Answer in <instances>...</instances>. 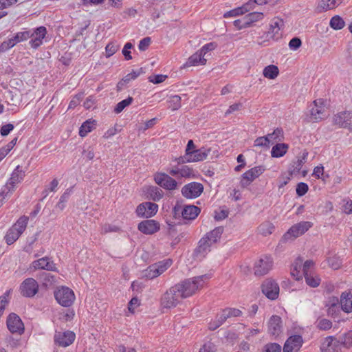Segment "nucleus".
Segmentation results:
<instances>
[{"label": "nucleus", "instance_id": "nucleus-46", "mask_svg": "<svg viewBox=\"0 0 352 352\" xmlns=\"http://www.w3.org/2000/svg\"><path fill=\"white\" fill-rule=\"evenodd\" d=\"M72 188H67L64 193L60 196L59 201L56 204V208L60 209V210H63L65 208V203L67 201L71 193H72Z\"/></svg>", "mask_w": 352, "mask_h": 352}, {"label": "nucleus", "instance_id": "nucleus-4", "mask_svg": "<svg viewBox=\"0 0 352 352\" xmlns=\"http://www.w3.org/2000/svg\"><path fill=\"white\" fill-rule=\"evenodd\" d=\"M184 299L177 285L171 287L161 297L160 303L164 308L175 307Z\"/></svg>", "mask_w": 352, "mask_h": 352}, {"label": "nucleus", "instance_id": "nucleus-16", "mask_svg": "<svg viewBox=\"0 0 352 352\" xmlns=\"http://www.w3.org/2000/svg\"><path fill=\"white\" fill-rule=\"evenodd\" d=\"M311 226L312 223L309 221H301L292 226L284 234V238L286 239H289L292 237L296 238L303 234Z\"/></svg>", "mask_w": 352, "mask_h": 352}, {"label": "nucleus", "instance_id": "nucleus-37", "mask_svg": "<svg viewBox=\"0 0 352 352\" xmlns=\"http://www.w3.org/2000/svg\"><path fill=\"white\" fill-rule=\"evenodd\" d=\"M226 320V316H224L223 313L218 314L216 316L214 320H211L208 323V329L210 331H214L217 328H219L221 325H222Z\"/></svg>", "mask_w": 352, "mask_h": 352}, {"label": "nucleus", "instance_id": "nucleus-43", "mask_svg": "<svg viewBox=\"0 0 352 352\" xmlns=\"http://www.w3.org/2000/svg\"><path fill=\"white\" fill-rule=\"evenodd\" d=\"M150 198L155 201H160L163 197V192L157 187H150L148 191Z\"/></svg>", "mask_w": 352, "mask_h": 352}, {"label": "nucleus", "instance_id": "nucleus-22", "mask_svg": "<svg viewBox=\"0 0 352 352\" xmlns=\"http://www.w3.org/2000/svg\"><path fill=\"white\" fill-rule=\"evenodd\" d=\"M160 223L153 219L141 221L138 224V230L145 234H153L160 230Z\"/></svg>", "mask_w": 352, "mask_h": 352}, {"label": "nucleus", "instance_id": "nucleus-52", "mask_svg": "<svg viewBox=\"0 0 352 352\" xmlns=\"http://www.w3.org/2000/svg\"><path fill=\"white\" fill-rule=\"evenodd\" d=\"M254 146L267 149L270 147L271 145L270 144V142L267 138H266L265 136H262L257 138L254 140Z\"/></svg>", "mask_w": 352, "mask_h": 352}, {"label": "nucleus", "instance_id": "nucleus-28", "mask_svg": "<svg viewBox=\"0 0 352 352\" xmlns=\"http://www.w3.org/2000/svg\"><path fill=\"white\" fill-rule=\"evenodd\" d=\"M339 305L340 302L338 297H329L325 304V306L327 307V314L332 317L336 316L340 311Z\"/></svg>", "mask_w": 352, "mask_h": 352}, {"label": "nucleus", "instance_id": "nucleus-55", "mask_svg": "<svg viewBox=\"0 0 352 352\" xmlns=\"http://www.w3.org/2000/svg\"><path fill=\"white\" fill-rule=\"evenodd\" d=\"M308 190L309 186L306 183L300 182L297 184L296 191L298 196L302 197L307 192Z\"/></svg>", "mask_w": 352, "mask_h": 352}, {"label": "nucleus", "instance_id": "nucleus-49", "mask_svg": "<svg viewBox=\"0 0 352 352\" xmlns=\"http://www.w3.org/2000/svg\"><path fill=\"white\" fill-rule=\"evenodd\" d=\"M24 30V31L19 32L12 36V37L14 38L13 41H16V43L25 41L30 38V36L31 35L30 34V31H28V30L27 29Z\"/></svg>", "mask_w": 352, "mask_h": 352}, {"label": "nucleus", "instance_id": "nucleus-64", "mask_svg": "<svg viewBox=\"0 0 352 352\" xmlns=\"http://www.w3.org/2000/svg\"><path fill=\"white\" fill-rule=\"evenodd\" d=\"M199 352H215V346L212 342H208L203 345Z\"/></svg>", "mask_w": 352, "mask_h": 352}, {"label": "nucleus", "instance_id": "nucleus-62", "mask_svg": "<svg viewBox=\"0 0 352 352\" xmlns=\"http://www.w3.org/2000/svg\"><path fill=\"white\" fill-rule=\"evenodd\" d=\"M256 4L257 3L255 2V0H250L248 2L241 6V8L243 13L245 14L252 10H254Z\"/></svg>", "mask_w": 352, "mask_h": 352}, {"label": "nucleus", "instance_id": "nucleus-29", "mask_svg": "<svg viewBox=\"0 0 352 352\" xmlns=\"http://www.w3.org/2000/svg\"><path fill=\"white\" fill-rule=\"evenodd\" d=\"M269 332L272 335H278L281 331V318L278 316H272L268 322Z\"/></svg>", "mask_w": 352, "mask_h": 352}, {"label": "nucleus", "instance_id": "nucleus-32", "mask_svg": "<svg viewBox=\"0 0 352 352\" xmlns=\"http://www.w3.org/2000/svg\"><path fill=\"white\" fill-rule=\"evenodd\" d=\"M289 146L285 143H276L272 148L271 155L273 157L278 158L286 154Z\"/></svg>", "mask_w": 352, "mask_h": 352}, {"label": "nucleus", "instance_id": "nucleus-48", "mask_svg": "<svg viewBox=\"0 0 352 352\" xmlns=\"http://www.w3.org/2000/svg\"><path fill=\"white\" fill-rule=\"evenodd\" d=\"M344 24V20L338 15L333 16L330 21V26L334 30H341Z\"/></svg>", "mask_w": 352, "mask_h": 352}, {"label": "nucleus", "instance_id": "nucleus-24", "mask_svg": "<svg viewBox=\"0 0 352 352\" xmlns=\"http://www.w3.org/2000/svg\"><path fill=\"white\" fill-rule=\"evenodd\" d=\"M75 333L70 331L64 333H57L55 334V342L60 346L67 347L72 344L75 340Z\"/></svg>", "mask_w": 352, "mask_h": 352}, {"label": "nucleus", "instance_id": "nucleus-12", "mask_svg": "<svg viewBox=\"0 0 352 352\" xmlns=\"http://www.w3.org/2000/svg\"><path fill=\"white\" fill-rule=\"evenodd\" d=\"M38 291V285L32 278L25 279L20 285V292L23 296L33 297Z\"/></svg>", "mask_w": 352, "mask_h": 352}, {"label": "nucleus", "instance_id": "nucleus-50", "mask_svg": "<svg viewBox=\"0 0 352 352\" xmlns=\"http://www.w3.org/2000/svg\"><path fill=\"white\" fill-rule=\"evenodd\" d=\"M316 327L320 330L327 331L332 327V322L326 318L319 319L316 321Z\"/></svg>", "mask_w": 352, "mask_h": 352}, {"label": "nucleus", "instance_id": "nucleus-13", "mask_svg": "<svg viewBox=\"0 0 352 352\" xmlns=\"http://www.w3.org/2000/svg\"><path fill=\"white\" fill-rule=\"evenodd\" d=\"M263 294L270 300H275L279 294V286L272 279H266L261 285Z\"/></svg>", "mask_w": 352, "mask_h": 352}, {"label": "nucleus", "instance_id": "nucleus-17", "mask_svg": "<svg viewBox=\"0 0 352 352\" xmlns=\"http://www.w3.org/2000/svg\"><path fill=\"white\" fill-rule=\"evenodd\" d=\"M7 327L9 331L12 333L22 334L24 331V325L16 314H10L7 318Z\"/></svg>", "mask_w": 352, "mask_h": 352}, {"label": "nucleus", "instance_id": "nucleus-45", "mask_svg": "<svg viewBox=\"0 0 352 352\" xmlns=\"http://www.w3.org/2000/svg\"><path fill=\"white\" fill-rule=\"evenodd\" d=\"M167 102L168 107L172 110H177L181 107V97L178 95L172 96L168 99Z\"/></svg>", "mask_w": 352, "mask_h": 352}, {"label": "nucleus", "instance_id": "nucleus-6", "mask_svg": "<svg viewBox=\"0 0 352 352\" xmlns=\"http://www.w3.org/2000/svg\"><path fill=\"white\" fill-rule=\"evenodd\" d=\"M54 297L58 304L63 307H70L75 300L74 292L67 287H61L54 292Z\"/></svg>", "mask_w": 352, "mask_h": 352}, {"label": "nucleus", "instance_id": "nucleus-18", "mask_svg": "<svg viewBox=\"0 0 352 352\" xmlns=\"http://www.w3.org/2000/svg\"><path fill=\"white\" fill-rule=\"evenodd\" d=\"M333 123L340 127L352 131V113L346 111L337 113L333 117Z\"/></svg>", "mask_w": 352, "mask_h": 352}, {"label": "nucleus", "instance_id": "nucleus-58", "mask_svg": "<svg viewBox=\"0 0 352 352\" xmlns=\"http://www.w3.org/2000/svg\"><path fill=\"white\" fill-rule=\"evenodd\" d=\"M133 44L130 42L126 43L123 49H122V54L124 56V58L126 60H129L132 59V56L131 55V52L129 51L130 49L133 47Z\"/></svg>", "mask_w": 352, "mask_h": 352}, {"label": "nucleus", "instance_id": "nucleus-36", "mask_svg": "<svg viewBox=\"0 0 352 352\" xmlns=\"http://www.w3.org/2000/svg\"><path fill=\"white\" fill-rule=\"evenodd\" d=\"M279 73V70L277 66L274 65H270L265 67L263 71V76L269 79L276 78Z\"/></svg>", "mask_w": 352, "mask_h": 352}, {"label": "nucleus", "instance_id": "nucleus-21", "mask_svg": "<svg viewBox=\"0 0 352 352\" xmlns=\"http://www.w3.org/2000/svg\"><path fill=\"white\" fill-rule=\"evenodd\" d=\"M321 352H341V344L333 336L324 338L320 346Z\"/></svg>", "mask_w": 352, "mask_h": 352}, {"label": "nucleus", "instance_id": "nucleus-60", "mask_svg": "<svg viewBox=\"0 0 352 352\" xmlns=\"http://www.w3.org/2000/svg\"><path fill=\"white\" fill-rule=\"evenodd\" d=\"M301 40L298 37L292 38L289 43V47L292 50H296L301 46Z\"/></svg>", "mask_w": 352, "mask_h": 352}, {"label": "nucleus", "instance_id": "nucleus-30", "mask_svg": "<svg viewBox=\"0 0 352 352\" xmlns=\"http://www.w3.org/2000/svg\"><path fill=\"white\" fill-rule=\"evenodd\" d=\"M206 63V59L199 50L190 56L186 63V66L203 65Z\"/></svg>", "mask_w": 352, "mask_h": 352}, {"label": "nucleus", "instance_id": "nucleus-27", "mask_svg": "<svg viewBox=\"0 0 352 352\" xmlns=\"http://www.w3.org/2000/svg\"><path fill=\"white\" fill-rule=\"evenodd\" d=\"M284 26V22L283 19L279 18H275L272 20L269 31L267 32V36L270 35V37L274 39H278L280 34L279 31Z\"/></svg>", "mask_w": 352, "mask_h": 352}, {"label": "nucleus", "instance_id": "nucleus-61", "mask_svg": "<svg viewBox=\"0 0 352 352\" xmlns=\"http://www.w3.org/2000/svg\"><path fill=\"white\" fill-rule=\"evenodd\" d=\"M151 43L150 37H145L142 38L138 45V48L140 51H145Z\"/></svg>", "mask_w": 352, "mask_h": 352}, {"label": "nucleus", "instance_id": "nucleus-26", "mask_svg": "<svg viewBox=\"0 0 352 352\" xmlns=\"http://www.w3.org/2000/svg\"><path fill=\"white\" fill-rule=\"evenodd\" d=\"M339 302L342 310L345 313L352 312V289L343 292Z\"/></svg>", "mask_w": 352, "mask_h": 352}, {"label": "nucleus", "instance_id": "nucleus-38", "mask_svg": "<svg viewBox=\"0 0 352 352\" xmlns=\"http://www.w3.org/2000/svg\"><path fill=\"white\" fill-rule=\"evenodd\" d=\"M18 231L15 228L11 227L5 236V240L8 245L14 243L21 236Z\"/></svg>", "mask_w": 352, "mask_h": 352}, {"label": "nucleus", "instance_id": "nucleus-44", "mask_svg": "<svg viewBox=\"0 0 352 352\" xmlns=\"http://www.w3.org/2000/svg\"><path fill=\"white\" fill-rule=\"evenodd\" d=\"M274 229L273 224L269 221L261 223L258 227V232L262 235L267 236L272 233Z\"/></svg>", "mask_w": 352, "mask_h": 352}, {"label": "nucleus", "instance_id": "nucleus-63", "mask_svg": "<svg viewBox=\"0 0 352 352\" xmlns=\"http://www.w3.org/2000/svg\"><path fill=\"white\" fill-rule=\"evenodd\" d=\"M14 129V125L12 124H7L3 125L0 129V133L2 136H7Z\"/></svg>", "mask_w": 352, "mask_h": 352}, {"label": "nucleus", "instance_id": "nucleus-51", "mask_svg": "<svg viewBox=\"0 0 352 352\" xmlns=\"http://www.w3.org/2000/svg\"><path fill=\"white\" fill-rule=\"evenodd\" d=\"M222 313L226 316V320L232 317H239L242 315V311L236 308H226L223 310Z\"/></svg>", "mask_w": 352, "mask_h": 352}, {"label": "nucleus", "instance_id": "nucleus-1", "mask_svg": "<svg viewBox=\"0 0 352 352\" xmlns=\"http://www.w3.org/2000/svg\"><path fill=\"white\" fill-rule=\"evenodd\" d=\"M208 278V276L204 274L185 279L179 283L176 284V285L182 297L186 298L195 294L197 290L201 288L204 286L205 280Z\"/></svg>", "mask_w": 352, "mask_h": 352}, {"label": "nucleus", "instance_id": "nucleus-35", "mask_svg": "<svg viewBox=\"0 0 352 352\" xmlns=\"http://www.w3.org/2000/svg\"><path fill=\"white\" fill-rule=\"evenodd\" d=\"M96 126V121L88 120L82 123L79 129V135L81 137H85L88 133Z\"/></svg>", "mask_w": 352, "mask_h": 352}, {"label": "nucleus", "instance_id": "nucleus-8", "mask_svg": "<svg viewBox=\"0 0 352 352\" xmlns=\"http://www.w3.org/2000/svg\"><path fill=\"white\" fill-rule=\"evenodd\" d=\"M265 170L264 166H254L242 175L240 184L243 188L248 186L254 179L258 178Z\"/></svg>", "mask_w": 352, "mask_h": 352}, {"label": "nucleus", "instance_id": "nucleus-57", "mask_svg": "<svg viewBox=\"0 0 352 352\" xmlns=\"http://www.w3.org/2000/svg\"><path fill=\"white\" fill-rule=\"evenodd\" d=\"M243 12L241 9V7H238L236 8H234L232 10H230L228 12H226V13H224L223 14V17L224 18H228V17H234V16H237L239 15H241V14H243Z\"/></svg>", "mask_w": 352, "mask_h": 352}, {"label": "nucleus", "instance_id": "nucleus-25", "mask_svg": "<svg viewBox=\"0 0 352 352\" xmlns=\"http://www.w3.org/2000/svg\"><path fill=\"white\" fill-rule=\"evenodd\" d=\"M322 104L323 101L321 99H320L314 100L313 104L311 106V118L314 121L320 120L325 117L324 107L322 106Z\"/></svg>", "mask_w": 352, "mask_h": 352}, {"label": "nucleus", "instance_id": "nucleus-33", "mask_svg": "<svg viewBox=\"0 0 352 352\" xmlns=\"http://www.w3.org/2000/svg\"><path fill=\"white\" fill-rule=\"evenodd\" d=\"M265 137L269 140L270 144L272 145L284 139L283 131L280 128H276L272 133L267 134Z\"/></svg>", "mask_w": 352, "mask_h": 352}, {"label": "nucleus", "instance_id": "nucleus-23", "mask_svg": "<svg viewBox=\"0 0 352 352\" xmlns=\"http://www.w3.org/2000/svg\"><path fill=\"white\" fill-rule=\"evenodd\" d=\"M302 344V336L295 335L289 338L283 346V352H297Z\"/></svg>", "mask_w": 352, "mask_h": 352}, {"label": "nucleus", "instance_id": "nucleus-14", "mask_svg": "<svg viewBox=\"0 0 352 352\" xmlns=\"http://www.w3.org/2000/svg\"><path fill=\"white\" fill-rule=\"evenodd\" d=\"M172 176L179 177H184L188 179H194L197 177V174L192 168L187 165L175 166L168 170Z\"/></svg>", "mask_w": 352, "mask_h": 352}, {"label": "nucleus", "instance_id": "nucleus-20", "mask_svg": "<svg viewBox=\"0 0 352 352\" xmlns=\"http://www.w3.org/2000/svg\"><path fill=\"white\" fill-rule=\"evenodd\" d=\"M31 267L34 270H45L47 271L56 272L57 270L56 264L48 256H45L34 261L31 264Z\"/></svg>", "mask_w": 352, "mask_h": 352}, {"label": "nucleus", "instance_id": "nucleus-11", "mask_svg": "<svg viewBox=\"0 0 352 352\" xmlns=\"http://www.w3.org/2000/svg\"><path fill=\"white\" fill-rule=\"evenodd\" d=\"M272 264L273 261L270 256H263L254 264V274L257 276L265 275L272 270Z\"/></svg>", "mask_w": 352, "mask_h": 352}, {"label": "nucleus", "instance_id": "nucleus-10", "mask_svg": "<svg viewBox=\"0 0 352 352\" xmlns=\"http://www.w3.org/2000/svg\"><path fill=\"white\" fill-rule=\"evenodd\" d=\"M203 191V184L193 182L184 185L182 188L181 192L187 199H195L199 197Z\"/></svg>", "mask_w": 352, "mask_h": 352}, {"label": "nucleus", "instance_id": "nucleus-19", "mask_svg": "<svg viewBox=\"0 0 352 352\" xmlns=\"http://www.w3.org/2000/svg\"><path fill=\"white\" fill-rule=\"evenodd\" d=\"M158 206L152 202L140 204L136 209L137 215L142 217H151L157 212Z\"/></svg>", "mask_w": 352, "mask_h": 352}, {"label": "nucleus", "instance_id": "nucleus-2", "mask_svg": "<svg viewBox=\"0 0 352 352\" xmlns=\"http://www.w3.org/2000/svg\"><path fill=\"white\" fill-rule=\"evenodd\" d=\"M223 232V228L222 226L217 227L208 232L205 236L199 240V245L195 250L196 256L204 257L206 254L210 252V246L220 239Z\"/></svg>", "mask_w": 352, "mask_h": 352}, {"label": "nucleus", "instance_id": "nucleus-9", "mask_svg": "<svg viewBox=\"0 0 352 352\" xmlns=\"http://www.w3.org/2000/svg\"><path fill=\"white\" fill-rule=\"evenodd\" d=\"M30 31V45L33 49H37L40 47L43 43V39L45 38L47 34V29L44 26H40L33 30H28Z\"/></svg>", "mask_w": 352, "mask_h": 352}, {"label": "nucleus", "instance_id": "nucleus-15", "mask_svg": "<svg viewBox=\"0 0 352 352\" xmlns=\"http://www.w3.org/2000/svg\"><path fill=\"white\" fill-rule=\"evenodd\" d=\"M154 179L156 184L166 190H173L177 188V181L166 173H156Z\"/></svg>", "mask_w": 352, "mask_h": 352}, {"label": "nucleus", "instance_id": "nucleus-40", "mask_svg": "<svg viewBox=\"0 0 352 352\" xmlns=\"http://www.w3.org/2000/svg\"><path fill=\"white\" fill-rule=\"evenodd\" d=\"M248 27L250 26L253 23L261 20L263 17V14L260 12H253L249 13L245 16Z\"/></svg>", "mask_w": 352, "mask_h": 352}, {"label": "nucleus", "instance_id": "nucleus-7", "mask_svg": "<svg viewBox=\"0 0 352 352\" xmlns=\"http://www.w3.org/2000/svg\"><path fill=\"white\" fill-rule=\"evenodd\" d=\"M173 214L175 216L182 214L184 220H194L200 213L201 209L194 205H186L184 207L177 204L173 208Z\"/></svg>", "mask_w": 352, "mask_h": 352}, {"label": "nucleus", "instance_id": "nucleus-3", "mask_svg": "<svg viewBox=\"0 0 352 352\" xmlns=\"http://www.w3.org/2000/svg\"><path fill=\"white\" fill-rule=\"evenodd\" d=\"M25 172L21 169L20 166H17L13 170L10 178L7 183L1 188L0 196L3 199L9 197L13 191H14L16 185L23 179Z\"/></svg>", "mask_w": 352, "mask_h": 352}, {"label": "nucleus", "instance_id": "nucleus-5", "mask_svg": "<svg viewBox=\"0 0 352 352\" xmlns=\"http://www.w3.org/2000/svg\"><path fill=\"white\" fill-rule=\"evenodd\" d=\"M172 263L173 261L167 258L151 264L143 271V276L148 279H153L167 270Z\"/></svg>", "mask_w": 352, "mask_h": 352}, {"label": "nucleus", "instance_id": "nucleus-47", "mask_svg": "<svg viewBox=\"0 0 352 352\" xmlns=\"http://www.w3.org/2000/svg\"><path fill=\"white\" fill-rule=\"evenodd\" d=\"M133 100V98L131 96H129L127 98L119 102L114 109V112L116 113H121L124 109L128 106H129Z\"/></svg>", "mask_w": 352, "mask_h": 352}, {"label": "nucleus", "instance_id": "nucleus-39", "mask_svg": "<svg viewBox=\"0 0 352 352\" xmlns=\"http://www.w3.org/2000/svg\"><path fill=\"white\" fill-rule=\"evenodd\" d=\"M28 220L29 218L28 217L22 216L16 221V222L12 227L15 228L16 230L18 231L20 234H22V233L25 231L27 227Z\"/></svg>", "mask_w": 352, "mask_h": 352}, {"label": "nucleus", "instance_id": "nucleus-56", "mask_svg": "<svg viewBox=\"0 0 352 352\" xmlns=\"http://www.w3.org/2000/svg\"><path fill=\"white\" fill-rule=\"evenodd\" d=\"M314 267V262L312 260H307L302 263V274L303 276L311 274V269Z\"/></svg>", "mask_w": 352, "mask_h": 352}, {"label": "nucleus", "instance_id": "nucleus-59", "mask_svg": "<svg viewBox=\"0 0 352 352\" xmlns=\"http://www.w3.org/2000/svg\"><path fill=\"white\" fill-rule=\"evenodd\" d=\"M302 263L303 260L301 257H298L292 264L291 271L302 272Z\"/></svg>", "mask_w": 352, "mask_h": 352}, {"label": "nucleus", "instance_id": "nucleus-41", "mask_svg": "<svg viewBox=\"0 0 352 352\" xmlns=\"http://www.w3.org/2000/svg\"><path fill=\"white\" fill-rule=\"evenodd\" d=\"M142 73V68L137 71L133 70L131 73L128 74L122 78V80L118 83V86L120 87L126 83H129L131 80L137 78Z\"/></svg>", "mask_w": 352, "mask_h": 352}, {"label": "nucleus", "instance_id": "nucleus-34", "mask_svg": "<svg viewBox=\"0 0 352 352\" xmlns=\"http://www.w3.org/2000/svg\"><path fill=\"white\" fill-rule=\"evenodd\" d=\"M209 153V151H206L204 148H199L193 150L190 155H191V159L192 162H197L203 161L206 159Z\"/></svg>", "mask_w": 352, "mask_h": 352}, {"label": "nucleus", "instance_id": "nucleus-31", "mask_svg": "<svg viewBox=\"0 0 352 352\" xmlns=\"http://www.w3.org/2000/svg\"><path fill=\"white\" fill-rule=\"evenodd\" d=\"M342 3V0H321L318 6L319 12L332 10L338 7Z\"/></svg>", "mask_w": 352, "mask_h": 352}, {"label": "nucleus", "instance_id": "nucleus-54", "mask_svg": "<svg viewBox=\"0 0 352 352\" xmlns=\"http://www.w3.org/2000/svg\"><path fill=\"white\" fill-rule=\"evenodd\" d=\"M118 50V45L115 43H109L105 47L107 57L113 56Z\"/></svg>", "mask_w": 352, "mask_h": 352}, {"label": "nucleus", "instance_id": "nucleus-53", "mask_svg": "<svg viewBox=\"0 0 352 352\" xmlns=\"http://www.w3.org/2000/svg\"><path fill=\"white\" fill-rule=\"evenodd\" d=\"M263 352H281V346L277 343H268L264 346Z\"/></svg>", "mask_w": 352, "mask_h": 352}, {"label": "nucleus", "instance_id": "nucleus-42", "mask_svg": "<svg viewBox=\"0 0 352 352\" xmlns=\"http://www.w3.org/2000/svg\"><path fill=\"white\" fill-rule=\"evenodd\" d=\"M306 283L311 287H317L320 283V278L318 276L311 273L304 276Z\"/></svg>", "mask_w": 352, "mask_h": 352}]
</instances>
